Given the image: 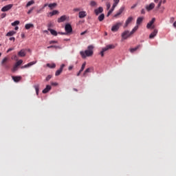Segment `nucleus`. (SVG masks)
<instances>
[{
	"label": "nucleus",
	"instance_id": "f257e3e1",
	"mask_svg": "<svg viewBox=\"0 0 176 176\" xmlns=\"http://www.w3.org/2000/svg\"><path fill=\"white\" fill-rule=\"evenodd\" d=\"M94 50V46L93 45H89L87 47V50L85 52L81 51L80 52V54L82 58H86V57H91L93 56V50Z\"/></svg>",
	"mask_w": 176,
	"mask_h": 176
},
{
	"label": "nucleus",
	"instance_id": "f03ea898",
	"mask_svg": "<svg viewBox=\"0 0 176 176\" xmlns=\"http://www.w3.org/2000/svg\"><path fill=\"white\" fill-rule=\"evenodd\" d=\"M123 25V23L122 22H117L116 24L113 25L111 27L112 32H118L119 31V28Z\"/></svg>",
	"mask_w": 176,
	"mask_h": 176
},
{
	"label": "nucleus",
	"instance_id": "7ed1b4c3",
	"mask_svg": "<svg viewBox=\"0 0 176 176\" xmlns=\"http://www.w3.org/2000/svg\"><path fill=\"white\" fill-rule=\"evenodd\" d=\"M9 58L8 57H5L1 60V65L5 69H9L10 67L8 65V61Z\"/></svg>",
	"mask_w": 176,
	"mask_h": 176
},
{
	"label": "nucleus",
	"instance_id": "20e7f679",
	"mask_svg": "<svg viewBox=\"0 0 176 176\" xmlns=\"http://www.w3.org/2000/svg\"><path fill=\"white\" fill-rule=\"evenodd\" d=\"M131 35V33L129 30H125L122 33L121 36L123 40H126L128 39V38H130Z\"/></svg>",
	"mask_w": 176,
	"mask_h": 176
},
{
	"label": "nucleus",
	"instance_id": "39448f33",
	"mask_svg": "<svg viewBox=\"0 0 176 176\" xmlns=\"http://www.w3.org/2000/svg\"><path fill=\"white\" fill-rule=\"evenodd\" d=\"M133 20H134V18H133V16L128 17L125 21V23H124L123 28H127V27H129V24H131V23L133 22Z\"/></svg>",
	"mask_w": 176,
	"mask_h": 176
},
{
	"label": "nucleus",
	"instance_id": "423d86ee",
	"mask_svg": "<svg viewBox=\"0 0 176 176\" xmlns=\"http://www.w3.org/2000/svg\"><path fill=\"white\" fill-rule=\"evenodd\" d=\"M65 30L67 34H71L72 32V26H71V24L67 23L65 26Z\"/></svg>",
	"mask_w": 176,
	"mask_h": 176
},
{
	"label": "nucleus",
	"instance_id": "0eeeda50",
	"mask_svg": "<svg viewBox=\"0 0 176 176\" xmlns=\"http://www.w3.org/2000/svg\"><path fill=\"white\" fill-rule=\"evenodd\" d=\"M13 8V4H8L7 6H3L1 8V12H8V10H10Z\"/></svg>",
	"mask_w": 176,
	"mask_h": 176
},
{
	"label": "nucleus",
	"instance_id": "6e6552de",
	"mask_svg": "<svg viewBox=\"0 0 176 176\" xmlns=\"http://www.w3.org/2000/svg\"><path fill=\"white\" fill-rule=\"evenodd\" d=\"M123 12H124V6H122L119 10L118 11V12L114 15V17L118 18L119 17V16H120V14H122L123 13Z\"/></svg>",
	"mask_w": 176,
	"mask_h": 176
},
{
	"label": "nucleus",
	"instance_id": "1a4fd4ad",
	"mask_svg": "<svg viewBox=\"0 0 176 176\" xmlns=\"http://www.w3.org/2000/svg\"><path fill=\"white\" fill-rule=\"evenodd\" d=\"M35 64H36V61L30 62V63H28L27 65L22 66L21 69H23L24 68H30V67H32V65H35Z\"/></svg>",
	"mask_w": 176,
	"mask_h": 176
},
{
	"label": "nucleus",
	"instance_id": "9d476101",
	"mask_svg": "<svg viewBox=\"0 0 176 176\" xmlns=\"http://www.w3.org/2000/svg\"><path fill=\"white\" fill-rule=\"evenodd\" d=\"M102 12H104V8H102V7H99L94 10V13L96 16H98L100 13H102Z\"/></svg>",
	"mask_w": 176,
	"mask_h": 176
},
{
	"label": "nucleus",
	"instance_id": "9b49d317",
	"mask_svg": "<svg viewBox=\"0 0 176 176\" xmlns=\"http://www.w3.org/2000/svg\"><path fill=\"white\" fill-rule=\"evenodd\" d=\"M87 16V12L86 11H80L78 13L79 19H85Z\"/></svg>",
	"mask_w": 176,
	"mask_h": 176
},
{
	"label": "nucleus",
	"instance_id": "f8f14e48",
	"mask_svg": "<svg viewBox=\"0 0 176 176\" xmlns=\"http://www.w3.org/2000/svg\"><path fill=\"white\" fill-rule=\"evenodd\" d=\"M94 69L93 67H89L87 69L85 70L84 73H83V76H87V74H90V72H91V71H94Z\"/></svg>",
	"mask_w": 176,
	"mask_h": 176
},
{
	"label": "nucleus",
	"instance_id": "ddd939ff",
	"mask_svg": "<svg viewBox=\"0 0 176 176\" xmlns=\"http://www.w3.org/2000/svg\"><path fill=\"white\" fill-rule=\"evenodd\" d=\"M155 8V4L153 3H150L148 6H146V10H148V12H150V10H152Z\"/></svg>",
	"mask_w": 176,
	"mask_h": 176
},
{
	"label": "nucleus",
	"instance_id": "4468645a",
	"mask_svg": "<svg viewBox=\"0 0 176 176\" xmlns=\"http://www.w3.org/2000/svg\"><path fill=\"white\" fill-rule=\"evenodd\" d=\"M157 35V30L155 29L152 33L149 35L150 39H153Z\"/></svg>",
	"mask_w": 176,
	"mask_h": 176
},
{
	"label": "nucleus",
	"instance_id": "2eb2a0df",
	"mask_svg": "<svg viewBox=\"0 0 176 176\" xmlns=\"http://www.w3.org/2000/svg\"><path fill=\"white\" fill-rule=\"evenodd\" d=\"M142 21H144V17L142 16L138 17L136 21V25H138V27L142 23Z\"/></svg>",
	"mask_w": 176,
	"mask_h": 176
},
{
	"label": "nucleus",
	"instance_id": "dca6fc26",
	"mask_svg": "<svg viewBox=\"0 0 176 176\" xmlns=\"http://www.w3.org/2000/svg\"><path fill=\"white\" fill-rule=\"evenodd\" d=\"M58 10H54L52 12H50L47 16L48 17H52V16H56V14H58Z\"/></svg>",
	"mask_w": 176,
	"mask_h": 176
},
{
	"label": "nucleus",
	"instance_id": "f3484780",
	"mask_svg": "<svg viewBox=\"0 0 176 176\" xmlns=\"http://www.w3.org/2000/svg\"><path fill=\"white\" fill-rule=\"evenodd\" d=\"M155 21L156 19L155 18H153L151 21L147 23L146 28L148 29L151 28L152 25H153V23H155Z\"/></svg>",
	"mask_w": 176,
	"mask_h": 176
},
{
	"label": "nucleus",
	"instance_id": "a211bd4d",
	"mask_svg": "<svg viewBox=\"0 0 176 176\" xmlns=\"http://www.w3.org/2000/svg\"><path fill=\"white\" fill-rule=\"evenodd\" d=\"M50 90H52V86L47 85L45 89H44L43 90V94H46V93H49V91H50Z\"/></svg>",
	"mask_w": 176,
	"mask_h": 176
},
{
	"label": "nucleus",
	"instance_id": "6ab92c4d",
	"mask_svg": "<svg viewBox=\"0 0 176 176\" xmlns=\"http://www.w3.org/2000/svg\"><path fill=\"white\" fill-rule=\"evenodd\" d=\"M85 67H86V62H85L84 63H82L80 71H79L78 73L77 74V76H79L80 75V74H82V72H83V69H85Z\"/></svg>",
	"mask_w": 176,
	"mask_h": 176
},
{
	"label": "nucleus",
	"instance_id": "aec40b11",
	"mask_svg": "<svg viewBox=\"0 0 176 176\" xmlns=\"http://www.w3.org/2000/svg\"><path fill=\"white\" fill-rule=\"evenodd\" d=\"M65 20H67V16L63 15L58 19V23H63V21H65Z\"/></svg>",
	"mask_w": 176,
	"mask_h": 176
},
{
	"label": "nucleus",
	"instance_id": "412c9836",
	"mask_svg": "<svg viewBox=\"0 0 176 176\" xmlns=\"http://www.w3.org/2000/svg\"><path fill=\"white\" fill-rule=\"evenodd\" d=\"M12 80H14V82H20L21 80V76H12Z\"/></svg>",
	"mask_w": 176,
	"mask_h": 176
},
{
	"label": "nucleus",
	"instance_id": "4be33fe9",
	"mask_svg": "<svg viewBox=\"0 0 176 176\" xmlns=\"http://www.w3.org/2000/svg\"><path fill=\"white\" fill-rule=\"evenodd\" d=\"M116 46L113 44H110V45H107L104 47V48L106 49V50H109L111 49H115Z\"/></svg>",
	"mask_w": 176,
	"mask_h": 176
},
{
	"label": "nucleus",
	"instance_id": "5701e85b",
	"mask_svg": "<svg viewBox=\"0 0 176 176\" xmlns=\"http://www.w3.org/2000/svg\"><path fill=\"white\" fill-rule=\"evenodd\" d=\"M18 56H19V57H25V50H21L18 53Z\"/></svg>",
	"mask_w": 176,
	"mask_h": 176
},
{
	"label": "nucleus",
	"instance_id": "b1692460",
	"mask_svg": "<svg viewBox=\"0 0 176 176\" xmlns=\"http://www.w3.org/2000/svg\"><path fill=\"white\" fill-rule=\"evenodd\" d=\"M140 47H141V45H138L137 47H134V48H131L129 50V52L131 53H134V52H136V50H138V49H140Z\"/></svg>",
	"mask_w": 176,
	"mask_h": 176
},
{
	"label": "nucleus",
	"instance_id": "393cba45",
	"mask_svg": "<svg viewBox=\"0 0 176 176\" xmlns=\"http://www.w3.org/2000/svg\"><path fill=\"white\" fill-rule=\"evenodd\" d=\"M48 31H50V32L52 34V35H54V36H57V31L51 28H49Z\"/></svg>",
	"mask_w": 176,
	"mask_h": 176
},
{
	"label": "nucleus",
	"instance_id": "a878e982",
	"mask_svg": "<svg viewBox=\"0 0 176 176\" xmlns=\"http://www.w3.org/2000/svg\"><path fill=\"white\" fill-rule=\"evenodd\" d=\"M56 6H57V3H50L48 5V8H50V9L51 10H53V9H54V8H56Z\"/></svg>",
	"mask_w": 176,
	"mask_h": 176
},
{
	"label": "nucleus",
	"instance_id": "bb28decb",
	"mask_svg": "<svg viewBox=\"0 0 176 176\" xmlns=\"http://www.w3.org/2000/svg\"><path fill=\"white\" fill-rule=\"evenodd\" d=\"M25 30H30V28H34V24H32V23H27L25 25Z\"/></svg>",
	"mask_w": 176,
	"mask_h": 176
},
{
	"label": "nucleus",
	"instance_id": "cd10ccee",
	"mask_svg": "<svg viewBox=\"0 0 176 176\" xmlns=\"http://www.w3.org/2000/svg\"><path fill=\"white\" fill-rule=\"evenodd\" d=\"M138 30V25H135L132 30L130 32L131 34L133 35Z\"/></svg>",
	"mask_w": 176,
	"mask_h": 176
},
{
	"label": "nucleus",
	"instance_id": "c85d7f7f",
	"mask_svg": "<svg viewBox=\"0 0 176 176\" xmlns=\"http://www.w3.org/2000/svg\"><path fill=\"white\" fill-rule=\"evenodd\" d=\"M15 34H16V32L12 30V31L8 32L6 34V36H13V35H14Z\"/></svg>",
	"mask_w": 176,
	"mask_h": 176
},
{
	"label": "nucleus",
	"instance_id": "c756f323",
	"mask_svg": "<svg viewBox=\"0 0 176 176\" xmlns=\"http://www.w3.org/2000/svg\"><path fill=\"white\" fill-rule=\"evenodd\" d=\"M34 3H35V1L34 0H31L28 1V3L26 4V8L31 6V5H34Z\"/></svg>",
	"mask_w": 176,
	"mask_h": 176
},
{
	"label": "nucleus",
	"instance_id": "7c9ffc66",
	"mask_svg": "<svg viewBox=\"0 0 176 176\" xmlns=\"http://www.w3.org/2000/svg\"><path fill=\"white\" fill-rule=\"evenodd\" d=\"M35 91H36V94L38 96V94H39V85H36L34 86Z\"/></svg>",
	"mask_w": 176,
	"mask_h": 176
},
{
	"label": "nucleus",
	"instance_id": "2f4dec72",
	"mask_svg": "<svg viewBox=\"0 0 176 176\" xmlns=\"http://www.w3.org/2000/svg\"><path fill=\"white\" fill-rule=\"evenodd\" d=\"M104 19H105V15L104 14H101L98 19L100 21H102L104 20Z\"/></svg>",
	"mask_w": 176,
	"mask_h": 176
},
{
	"label": "nucleus",
	"instance_id": "473e14b6",
	"mask_svg": "<svg viewBox=\"0 0 176 176\" xmlns=\"http://www.w3.org/2000/svg\"><path fill=\"white\" fill-rule=\"evenodd\" d=\"M105 52H107V49H105V47L102 48V50L100 52L101 57H104V53H105Z\"/></svg>",
	"mask_w": 176,
	"mask_h": 176
},
{
	"label": "nucleus",
	"instance_id": "72a5a7b5",
	"mask_svg": "<svg viewBox=\"0 0 176 176\" xmlns=\"http://www.w3.org/2000/svg\"><path fill=\"white\" fill-rule=\"evenodd\" d=\"M47 67H48L49 68H56V64H54V63H52V64L48 63V64H47Z\"/></svg>",
	"mask_w": 176,
	"mask_h": 176
},
{
	"label": "nucleus",
	"instance_id": "f704fd0d",
	"mask_svg": "<svg viewBox=\"0 0 176 176\" xmlns=\"http://www.w3.org/2000/svg\"><path fill=\"white\" fill-rule=\"evenodd\" d=\"M63 72V70L61 69H58L56 73H55V76H58L61 73Z\"/></svg>",
	"mask_w": 176,
	"mask_h": 176
},
{
	"label": "nucleus",
	"instance_id": "c9c22d12",
	"mask_svg": "<svg viewBox=\"0 0 176 176\" xmlns=\"http://www.w3.org/2000/svg\"><path fill=\"white\" fill-rule=\"evenodd\" d=\"M19 24H20V21H15L13 23H11V25H12V27H14L15 25H19Z\"/></svg>",
	"mask_w": 176,
	"mask_h": 176
},
{
	"label": "nucleus",
	"instance_id": "e433bc0d",
	"mask_svg": "<svg viewBox=\"0 0 176 176\" xmlns=\"http://www.w3.org/2000/svg\"><path fill=\"white\" fill-rule=\"evenodd\" d=\"M21 64H23V60H19L15 63V65H16V67H19Z\"/></svg>",
	"mask_w": 176,
	"mask_h": 176
},
{
	"label": "nucleus",
	"instance_id": "4c0bfd02",
	"mask_svg": "<svg viewBox=\"0 0 176 176\" xmlns=\"http://www.w3.org/2000/svg\"><path fill=\"white\" fill-rule=\"evenodd\" d=\"M90 6H93V7L97 6V2L94 1H91L90 2Z\"/></svg>",
	"mask_w": 176,
	"mask_h": 176
},
{
	"label": "nucleus",
	"instance_id": "58836bf2",
	"mask_svg": "<svg viewBox=\"0 0 176 176\" xmlns=\"http://www.w3.org/2000/svg\"><path fill=\"white\" fill-rule=\"evenodd\" d=\"M119 2H120V0H113V5H114L115 6H118V5L119 4Z\"/></svg>",
	"mask_w": 176,
	"mask_h": 176
},
{
	"label": "nucleus",
	"instance_id": "ea45409f",
	"mask_svg": "<svg viewBox=\"0 0 176 176\" xmlns=\"http://www.w3.org/2000/svg\"><path fill=\"white\" fill-rule=\"evenodd\" d=\"M106 6H107V10H109V9H111V3L110 2H107L106 3Z\"/></svg>",
	"mask_w": 176,
	"mask_h": 176
},
{
	"label": "nucleus",
	"instance_id": "a19ab883",
	"mask_svg": "<svg viewBox=\"0 0 176 176\" xmlns=\"http://www.w3.org/2000/svg\"><path fill=\"white\" fill-rule=\"evenodd\" d=\"M19 67V66L14 65V67H13V68H12V72H16V70L17 69V67Z\"/></svg>",
	"mask_w": 176,
	"mask_h": 176
},
{
	"label": "nucleus",
	"instance_id": "79ce46f5",
	"mask_svg": "<svg viewBox=\"0 0 176 176\" xmlns=\"http://www.w3.org/2000/svg\"><path fill=\"white\" fill-rule=\"evenodd\" d=\"M34 8H32L30 9V10H28V14H31V13H32V11L34 10Z\"/></svg>",
	"mask_w": 176,
	"mask_h": 176
},
{
	"label": "nucleus",
	"instance_id": "37998d69",
	"mask_svg": "<svg viewBox=\"0 0 176 176\" xmlns=\"http://www.w3.org/2000/svg\"><path fill=\"white\" fill-rule=\"evenodd\" d=\"M73 12H80V8H74Z\"/></svg>",
	"mask_w": 176,
	"mask_h": 176
},
{
	"label": "nucleus",
	"instance_id": "c03bdc74",
	"mask_svg": "<svg viewBox=\"0 0 176 176\" xmlns=\"http://www.w3.org/2000/svg\"><path fill=\"white\" fill-rule=\"evenodd\" d=\"M50 79H52V76L50 75H49L46 77L45 80H47V81L50 80Z\"/></svg>",
	"mask_w": 176,
	"mask_h": 176
},
{
	"label": "nucleus",
	"instance_id": "a18cd8bd",
	"mask_svg": "<svg viewBox=\"0 0 176 176\" xmlns=\"http://www.w3.org/2000/svg\"><path fill=\"white\" fill-rule=\"evenodd\" d=\"M115 8H116V6H114V5L113 4V6H112L111 8L110 9V10H111V12H113V11L115 10Z\"/></svg>",
	"mask_w": 176,
	"mask_h": 176
},
{
	"label": "nucleus",
	"instance_id": "49530a36",
	"mask_svg": "<svg viewBox=\"0 0 176 176\" xmlns=\"http://www.w3.org/2000/svg\"><path fill=\"white\" fill-rule=\"evenodd\" d=\"M162 1H160L158 4H157V8L159 9V8H160L162 6Z\"/></svg>",
	"mask_w": 176,
	"mask_h": 176
},
{
	"label": "nucleus",
	"instance_id": "de8ad7c7",
	"mask_svg": "<svg viewBox=\"0 0 176 176\" xmlns=\"http://www.w3.org/2000/svg\"><path fill=\"white\" fill-rule=\"evenodd\" d=\"M58 42L57 41H50V45L53 44V43H58Z\"/></svg>",
	"mask_w": 176,
	"mask_h": 176
},
{
	"label": "nucleus",
	"instance_id": "09e8293b",
	"mask_svg": "<svg viewBox=\"0 0 176 176\" xmlns=\"http://www.w3.org/2000/svg\"><path fill=\"white\" fill-rule=\"evenodd\" d=\"M12 60H15V61H17V56L14 55L13 57H12Z\"/></svg>",
	"mask_w": 176,
	"mask_h": 176
},
{
	"label": "nucleus",
	"instance_id": "8fccbe9b",
	"mask_svg": "<svg viewBox=\"0 0 176 176\" xmlns=\"http://www.w3.org/2000/svg\"><path fill=\"white\" fill-rule=\"evenodd\" d=\"M64 67H65V64H62L60 65V69H61L63 71V69H64Z\"/></svg>",
	"mask_w": 176,
	"mask_h": 176
},
{
	"label": "nucleus",
	"instance_id": "3c124183",
	"mask_svg": "<svg viewBox=\"0 0 176 176\" xmlns=\"http://www.w3.org/2000/svg\"><path fill=\"white\" fill-rule=\"evenodd\" d=\"M52 86H58V83L57 82H51Z\"/></svg>",
	"mask_w": 176,
	"mask_h": 176
},
{
	"label": "nucleus",
	"instance_id": "603ef678",
	"mask_svg": "<svg viewBox=\"0 0 176 176\" xmlns=\"http://www.w3.org/2000/svg\"><path fill=\"white\" fill-rule=\"evenodd\" d=\"M112 12L111 10H109V11L107 13V17L109 16L111 14H112Z\"/></svg>",
	"mask_w": 176,
	"mask_h": 176
},
{
	"label": "nucleus",
	"instance_id": "864d4df0",
	"mask_svg": "<svg viewBox=\"0 0 176 176\" xmlns=\"http://www.w3.org/2000/svg\"><path fill=\"white\" fill-rule=\"evenodd\" d=\"M85 34H87V30H85L80 33V35H85Z\"/></svg>",
	"mask_w": 176,
	"mask_h": 176
},
{
	"label": "nucleus",
	"instance_id": "5fc2aeb1",
	"mask_svg": "<svg viewBox=\"0 0 176 176\" xmlns=\"http://www.w3.org/2000/svg\"><path fill=\"white\" fill-rule=\"evenodd\" d=\"M12 50H14V48H9L7 51V53H9V52H12Z\"/></svg>",
	"mask_w": 176,
	"mask_h": 176
},
{
	"label": "nucleus",
	"instance_id": "6e6d98bb",
	"mask_svg": "<svg viewBox=\"0 0 176 176\" xmlns=\"http://www.w3.org/2000/svg\"><path fill=\"white\" fill-rule=\"evenodd\" d=\"M174 20H175L174 17H171L170 19V23H174Z\"/></svg>",
	"mask_w": 176,
	"mask_h": 176
},
{
	"label": "nucleus",
	"instance_id": "4d7b16f0",
	"mask_svg": "<svg viewBox=\"0 0 176 176\" xmlns=\"http://www.w3.org/2000/svg\"><path fill=\"white\" fill-rule=\"evenodd\" d=\"M73 68H74V66L73 65H70V66H69L68 69H69V71H71Z\"/></svg>",
	"mask_w": 176,
	"mask_h": 176
},
{
	"label": "nucleus",
	"instance_id": "13d9d810",
	"mask_svg": "<svg viewBox=\"0 0 176 176\" xmlns=\"http://www.w3.org/2000/svg\"><path fill=\"white\" fill-rule=\"evenodd\" d=\"M53 47H56V45H50L47 47V49H52Z\"/></svg>",
	"mask_w": 176,
	"mask_h": 176
},
{
	"label": "nucleus",
	"instance_id": "bf43d9fd",
	"mask_svg": "<svg viewBox=\"0 0 176 176\" xmlns=\"http://www.w3.org/2000/svg\"><path fill=\"white\" fill-rule=\"evenodd\" d=\"M141 14H145V10L144 9H142Z\"/></svg>",
	"mask_w": 176,
	"mask_h": 176
},
{
	"label": "nucleus",
	"instance_id": "052dcab7",
	"mask_svg": "<svg viewBox=\"0 0 176 176\" xmlns=\"http://www.w3.org/2000/svg\"><path fill=\"white\" fill-rule=\"evenodd\" d=\"M10 41H15L14 37H10Z\"/></svg>",
	"mask_w": 176,
	"mask_h": 176
},
{
	"label": "nucleus",
	"instance_id": "680f3d73",
	"mask_svg": "<svg viewBox=\"0 0 176 176\" xmlns=\"http://www.w3.org/2000/svg\"><path fill=\"white\" fill-rule=\"evenodd\" d=\"M1 17L2 19H3L4 17H6V14H2Z\"/></svg>",
	"mask_w": 176,
	"mask_h": 176
},
{
	"label": "nucleus",
	"instance_id": "e2e57ef3",
	"mask_svg": "<svg viewBox=\"0 0 176 176\" xmlns=\"http://www.w3.org/2000/svg\"><path fill=\"white\" fill-rule=\"evenodd\" d=\"M55 49H61V47H60V46H56L55 45V47H54Z\"/></svg>",
	"mask_w": 176,
	"mask_h": 176
},
{
	"label": "nucleus",
	"instance_id": "0e129e2a",
	"mask_svg": "<svg viewBox=\"0 0 176 176\" xmlns=\"http://www.w3.org/2000/svg\"><path fill=\"white\" fill-rule=\"evenodd\" d=\"M173 27L176 28V21L173 23Z\"/></svg>",
	"mask_w": 176,
	"mask_h": 176
},
{
	"label": "nucleus",
	"instance_id": "69168bd1",
	"mask_svg": "<svg viewBox=\"0 0 176 176\" xmlns=\"http://www.w3.org/2000/svg\"><path fill=\"white\" fill-rule=\"evenodd\" d=\"M14 30H15L16 31H17V30H19V26H16L15 28H14Z\"/></svg>",
	"mask_w": 176,
	"mask_h": 176
},
{
	"label": "nucleus",
	"instance_id": "338daca9",
	"mask_svg": "<svg viewBox=\"0 0 176 176\" xmlns=\"http://www.w3.org/2000/svg\"><path fill=\"white\" fill-rule=\"evenodd\" d=\"M135 6H137L136 5H134L131 7V9H134V8H135Z\"/></svg>",
	"mask_w": 176,
	"mask_h": 176
},
{
	"label": "nucleus",
	"instance_id": "774afa93",
	"mask_svg": "<svg viewBox=\"0 0 176 176\" xmlns=\"http://www.w3.org/2000/svg\"><path fill=\"white\" fill-rule=\"evenodd\" d=\"M64 41H70V39L69 38H65Z\"/></svg>",
	"mask_w": 176,
	"mask_h": 176
}]
</instances>
